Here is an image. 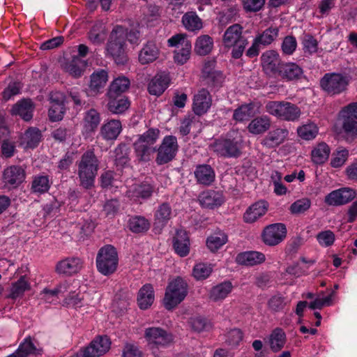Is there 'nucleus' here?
I'll return each mask as SVG.
<instances>
[{"label": "nucleus", "mask_w": 357, "mask_h": 357, "mask_svg": "<svg viewBox=\"0 0 357 357\" xmlns=\"http://www.w3.org/2000/svg\"><path fill=\"white\" fill-rule=\"evenodd\" d=\"M182 23L184 27L189 31H199L203 27L202 20L193 11L187 12L183 15Z\"/></svg>", "instance_id": "nucleus-38"}, {"label": "nucleus", "mask_w": 357, "mask_h": 357, "mask_svg": "<svg viewBox=\"0 0 357 357\" xmlns=\"http://www.w3.org/2000/svg\"><path fill=\"white\" fill-rule=\"evenodd\" d=\"M108 79L107 72L100 70L94 72L91 76L90 88L91 90L98 91L106 84Z\"/></svg>", "instance_id": "nucleus-45"}, {"label": "nucleus", "mask_w": 357, "mask_h": 357, "mask_svg": "<svg viewBox=\"0 0 357 357\" xmlns=\"http://www.w3.org/2000/svg\"><path fill=\"white\" fill-rule=\"evenodd\" d=\"M154 301L153 288L152 285L146 284L139 291L137 302L139 307L143 310L150 307Z\"/></svg>", "instance_id": "nucleus-34"}, {"label": "nucleus", "mask_w": 357, "mask_h": 357, "mask_svg": "<svg viewBox=\"0 0 357 357\" xmlns=\"http://www.w3.org/2000/svg\"><path fill=\"white\" fill-rule=\"evenodd\" d=\"M111 342L107 336H100L93 340L88 347H85L89 351L91 357H98L109 351Z\"/></svg>", "instance_id": "nucleus-24"}, {"label": "nucleus", "mask_w": 357, "mask_h": 357, "mask_svg": "<svg viewBox=\"0 0 357 357\" xmlns=\"http://www.w3.org/2000/svg\"><path fill=\"white\" fill-rule=\"evenodd\" d=\"M191 47V44L188 45L185 44L184 47L176 49L174 52V59L175 62L181 65L186 63L187 61L190 59Z\"/></svg>", "instance_id": "nucleus-60"}, {"label": "nucleus", "mask_w": 357, "mask_h": 357, "mask_svg": "<svg viewBox=\"0 0 357 357\" xmlns=\"http://www.w3.org/2000/svg\"><path fill=\"white\" fill-rule=\"evenodd\" d=\"M41 139L40 131L36 128L28 129L22 137V144L26 148L33 149L38 146Z\"/></svg>", "instance_id": "nucleus-44"}, {"label": "nucleus", "mask_w": 357, "mask_h": 357, "mask_svg": "<svg viewBox=\"0 0 357 357\" xmlns=\"http://www.w3.org/2000/svg\"><path fill=\"white\" fill-rule=\"evenodd\" d=\"M279 29L278 27H269L258 35L255 39L264 46L271 44L278 36Z\"/></svg>", "instance_id": "nucleus-48"}, {"label": "nucleus", "mask_w": 357, "mask_h": 357, "mask_svg": "<svg viewBox=\"0 0 357 357\" xmlns=\"http://www.w3.org/2000/svg\"><path fill=\"white\" fill-rule=\"evenodd\" d=\"M211 105L209 92L204 89L199 90L194 96L192 109L197 115L205 114Z\"/></svg>", "instance_id": "nucleus-20"}, {"label": "nucleus", "mask_w": 357, "mask_h": 357, "mask_svg": "<svg viewBox=\"0 0 357 357\" xmlns=\"http://www.w3.org/2000/svg\"><path fill=\"white\" fill-rule=\"evenodd\" d=\"M302 45L305 53L312 55L318 51V41L314 36L307 33L302 38Z\"/></svg>", "instance_id": "nucleus-55"}, {"label": "nucleus", "mask_w": 357, "mask_h": 357, "mask_svg": "<svg viewBox=\"0 0 357 357\" xmlns=\"http://www.w3.org/2000/svg\"><path fill=\"white\" fill-rule=\"evenodd\" d=\"M144 337L148 342V346L155 357V349L165 348L173 342V336L171 333L160 327L147 328L144 332Z\"/></svg>", "instance_id": "nucleus-8"}, {"label": "nucleus", "mask_w": 357, "mask_h": 357, "mask_svg": "<svg viewBox=\"0 0 357 357\" xmlns=\"http://www.w3.org/2000/svg\"><path fill=\"white\" fill-rule=\"evenodd\" d=\"M25 176V171L22 167L11 165L4 169L2 179L6 185L15 188L24 182Z\"/></svg>", "instance_id": "nucleus-14"}, {"label": "nucleus", "mask_w": 357, "mask_h": 357, "mask_svg": "<svg viewBox=\"0 0 357 357\" xmlns=\"http://www.w3.org/2000/svg\"><path fill=\"white\" fill-rule=\"evenodd\" d=\"M160 132L158 128H152L138 135L133 143V148L139 162H149L155 152H157L155 162L158 165L167 164L175 158L178 150L177 138L175 136L167 135L162 139L158 149L153 146L159 139Z\"/></svg>", "instance_id": "nucleus-1"}, {"label": "nucleus", "mask_w": 357, "mask_h": 357, "mask_svg": "<svg viewBox=\"0 0 357 357\" xmlns=\"http://www.w3.org/2000/svg\"><path fill=\"white\" fill-rule=\"evenodd\" d=\"M167 43L169 47H175L176 49L184 47L185 44L186 45L191 44L190 41L186 38L185 35L182 33L173 36L168 39Z\"/></svg>", "instance_id": "nucleus-63"}, {"label": "nucleus", "mask_w": 357, "mask_h": 357, "mask_svg": "<svg viewBox=\"0 0 357 357\" xmlns=\"http://www.w3.org/2000/svg\"><path fill=\"white\" fill-rule=\"evenodd\" d=\"M187 282L177 277L170 282L166 289L163 303L167 310H172L181 303L188 294Z\"/></svg>", "instance_id": "nucleus-5"}, {"label": "nucleus", "mask_w": 357, "mask_h": 357, "mask_svg": "<svg viewBox=\"0 0 357 357\" xmlns=\"http://www.w3.org/2000/svg\"><path fill=\"white\" fill-rule=\"evenodd\" d=\"M296 47L297 41L293 36H286L281 45L282 51L286 55H291L295 52Z\"/></svg>", "instance_id": "nucleus-61"}, {"label": "nucleus", "mask_w": 357, "mask_h": 357, "mask_svg": "<svg viewBox=\"0 0 357 357\" xmlns=\"http://www.w3.org/2000/svg\"><path fill=\"white\" fill-rule=\"evenodd\" d=\"M349 151L346 149H338L332 155L331 165L334 168L342 167L347 160Z\"/></svg>", "instance_id": "nucleus-56"}, {"label": "nucleus", "mask_w": 357, "mask_h": 357, "mask_svg": "<svg viewBox=\"0 0 357 357\" xmlns=\"http://www.w3.org/2000/svg\"><path fill=\"white\" fill-rule=\"evenodd\" d=\"M242 339L243 333L241 330L234 328L228 332L225 342L230 346L236 347L238 345Z\"/></svg>", "instance_id": "nucleus-64"}, {"label": "nucleus", "mask_w": 357, "mask_h": 357, "mask_svg": "<svg viewBox=\"0 0 357 357\" xmlns=\"http://www.w3.org/2000/svg\"><path fill=\"white\" fill-rule=\"evenodd\" d=\"M154 192V186L147 182L133 185L126 192V195L135 202L149 199Z\"/></svg>", "instance_id": "nucleus-17"}, {"label": "nucleus", "mask_w": 357, "mask_h": 357, "mask_svg": "<svg viewBox=\"0 0 357 357\" xmlns=\"http://www.w3.org/2000/svg\"><path fill=\"white\" fill-rule=\"evenodd\" d=\"M121 130V123L119 120H111L101 127L100 134L105 139L113 140L117 138Z\"/></svg>", "instance_id": "nucleus-33"}, {"label": "nucleus", "mask_w": 357, "mask_h": 357, "mask_svg": "<svg viewBox=\"0 0 357 357\" xmlns=\"http://www.w3.org/2000/svg\"><path fill=\"white\" fill-rule=\"evenodd\" d=\"M50 188V183L47 176H36L31 183V191L34 193H45L48 191Z\"/></svg>", "instance_id": "nucleus-51"}, {"label": "nucleus", "mask_w": 357, "mask_h": 357, "mask_svg": "<svg viewBox=\"0 0 357 357\" xmlns=\"http://www.w3.org/2000/svg\"><path fill=\"white\" fill-rule=\"evenodd\" d=\"M299 137L305 140H311L316 137L318 134V128L313 123H307L299 127L297 129Z\"/></svg>", "instance_id": "nucleus-53"}, {"label": "nucleus", "mask_w": 357, "mask_h": 357, "mask_svg": "<svg viewBox=\"0 0 357 357\" xmlns=\"http://www.w3.org/2000/svg\"><path fill=\"white\" fill-rule=\"evenodd\" d=\"M105 27L100 23L94 24L88 34L89 40L96 45L102 43L105 40Z\"/></svg>", "instance_id": "nucleus-47"}, {"label": "nucleus", "mask_w": 357, "mask_h": 357, "mask_svg": "<svg viewBox=\"0 0 357 357\" xmlns=\"http://www.w3.org/2000/svg\"><path fill=\"white\" fill-rule=\"evenodd\" d=\"M261 61L263 69L267 74L278 75L283 64L278 53L274 50H268L263 53Z\"/></svg>", "instance_id": "nucleus-15"}, {"label": "nucleus", "mask_w": 357, "mask_h": 357, "mask_svg": "<svg viewBox=\"0 0 357 357\" xmlns=\"http://www.w3.org/2000/svg\"><path fill=\"white\" fill-rule=\"evenodd\" d=\"M199 201L203 207L213 208L220 206L224 202V197L219 192L207 190L199 195Z\"/></svg>", "instance_id": "nucleus-26"}, {"label": "nucleus", "mask_w": 357, "mask_h": 357, "mask_svg": "<svg viewBox=\"0 0 357 357\" xmlns=\"http://www.w3.org/2000/svg\"><path fill=\"white\" fill-rule=\"evenodd\" d=\"M330 153L329 146L325 142H321L312 151V160L314 163L321 165L328 160Z\"/></svg>", "instance_id": "nucleus-41"}, {"label": "nucleus", "mask_w": 357, "mask_h": 357, "mask_svg": "<svg viewBox=\"0 0 357 357\" xmlns=\"http://www.w3.org/2000/svg\"><path fill=\"white\" fill-rule=\"evenodd\" d=\"M86 63L79 56H74L72 60L63 65L64 70L73 77H79L82 74Z\"/></svg>", "instance_id": "nucleus-40"}, {"label": "nucleus", "mask_w": 357, "mask_h": 357, "mask_svg": "<svg viewBox=\"0 0 357 357\" xmlns=\"http://www.w3.org/2000/svg\"><path fill=\"white\" fill-rule=\"evenodd\" d=\"M265 255L259 252L250 251L238 255L236 260L245 266H255L265 261Z\"/></svg>", "instance_id": "nucleus-36"}, {"label": "nucleus", "mask_w": 357, "mask_h": 357, "mask_svg": "<svg viewBox=\"0 0 357 357\" xmlns=\"http://www.w3.org/2000/svg\"><path fill=\"white\" fill-rule=\"evenodd\" d=\"M83 267V261L79 257H68L56 265V271L59 275H72L80 271Z\"/></svg>", "instance_id": "nucleus-16"}, {"label": "nucleus", "mask_w": 357, "mask_h": 357, "mask_svg": "<svg viewBox=\"0 0 357 357\" xmlns=\"http://www.w3.org/2000/svg\"><path fill=\"white\" fill-rule=\"evenodd\" d=\"M303 75L302 68L295 63H283L278 73L282 79L292 81L301 77Z\"/></svg>", "instance_id": "nucleus-30"}, {"label": "nucleus", "mask_w": 357, "mask_h": 357, "mask_svg": "<svg viewBox=\"0 0 357 357\" xmlns=\"http://www.w3.org/2000/svg\"><path fill=\"white\" fill-rule=\"evenodd\" d=\"M108 99L107 109L113 114H122L130 106L129 100L123 96L108 97Z\"/></svg>", "instance_id": "nucleus-35"}, {"label": "nucleus", "mask_w": 357, "mask_h": 357, "mask_svg": "<svg viewBox=\"0 0 357 357\" xmlns=\"http://www.w3.org/2000/svg\"><path fill=\"white\" fill-rule=\"evenodd\" d=\"M233 285L231 282L225 281L211 288L209 292V298L213 302L224 300L231 291Z\"/></svg>", "instance_id": "nucleus-32"}, {"label": "nucleus", "mask_w": 357, "mask_h": 357, "mask_svg": "<svg viewBox=\"0 0 357 357\" xmlns=\"http://www.w3.org/2000/svg\"><path fill=\"white\" fill-rule=\"evenodd\" d=\"M16 351L20 357H27L30 355H40L43 349L34 338L28 336L20 344Z\"/></svg>", "instance_id": "nucleus-23"}, {"label": "nucleus", "mask_w": 357, "mask_h": 357, "mask_svg": "<svg viewBox=\"0 0 357 357\" xmlns=\"http://www.w3.org/2000/svg\"><path fill=\"white\" fill-rule=\"evenodd\" d=\"M130 84V80L124 76L116 78L109 86L107 93V97L122 96V93L128 89Z\"/></svg>", "instance_id": "nucleus-37"}, {"label": "nucleus", "mask_w": 357, "mask_h": 357, "mask_svg": "<svg viewBox=\"0 0 357 357\" xmlns=\"http://www.w3.org/2000/svg\"><path fill=\"white\" fill-rule=\"evenodd\" d=\"M271 126V119L268 116L264 115L253 119L247 128L253 135H261L268 130Z\"/></svg>", "instance_id": "nucleus-31"}, {"label": "nucleus", "mask_w": 357, "mask_h": 357, "mask_svg": "<svg viewBox=\"0 0 357 357\" xmlns=\"http://www.w3.org/2000/svg\"><path fill=\"white\" fill-rule=\"evenodd\" d=\"M30 287L31 285L26 277L25 275L21 276L17 281L12 284L8 297L12 299L21 297Z\"/></svg>", "instance_id": "nucleus-43"}, {"label": "nucleus", "mask_w": 357, "mask_h": 357, "mask_svg": "<svg viewBox=\"0 0 357 357\" xmlns=\"http://www.w3.org/2000/svg\"><path fill=\"white\" fill-rule=\"evenodd\" d=\"M76 164L80 186L86 190L91 189L94 187L95 178L100 166V160L93 150L85 151Z\"/></svg>", "instance_id": "nucleus-2"}, {"label": "nucleus", "mask_w": 357, "mask_h": 357, "mask_svg": "<svg viewBox=\"0 0 357 357\" xmlns=\"http://www.w3.org/2000/svg\"><path fill=\"white\" fill-rule=\"evenodd\" d=\"M173 246L175 252L181 257L188 255L190 240L187 232L182 229H178L173 238Z\"/></svg>", "instance_id": "nucleus-21"}, {"label": "nucleus", "mask_w": 357, "mask_h": 357, "mask_svg": "<svg viewBox=\"0 0 357 357\" xmlns=\"http://www.w3.org/2000/svg\"><path fill=\"white\" fill-rule=\"evenodd\" d=\"M195 176L199 184L204 185H210L215 178L214 169L209 165H197L195 170Z\"/></svg>", "instance_id": "nucleus-25"}, {"label": "nucleus", "mask_w": 357, "mask_h": 357, "mask_svg": "<svg viewBox=\"0 0 357 357\" xmlns=\"http://www.w3.org/2000/svg\"><path fill=\"white\" fill-rule=\"evenodd\" d=\"M128 149L126 144H119L114 150L115 164L123 167L129 162Z\"/></svg>", "instance_id": "nucleus-54"}, {"label": "nucleus", "mask_w": 357, "mask_h": 357, "mask_svg": "<svg viewBox=\"0 0 357 357\" xmlns=\"http://www.w3.org/2000/svg\"><path fill=\"white\" fill-rule=\"evenodd\" d=\"M268 204L266 202L261 200L250 206L243 215L245 222L252 223L255 222L266 213Z\"/></svg>", "instance_id": "nucleus-27"}, {"label": "nucleus", "mask_w": 357, "mask_h": 357, "mask_svg": "<svg viewBox=\"0 0 357 357\" xmlns=\"http://www.w3.org/2000/svg\"><path fill=\"white\" fill-rule=\"evenodd\" d=\"M169 79L166 75L157 74L148 84V91L150 94L160 96L167 88Z\"/></svg>", "instance_id": "nucleus-29"}, {"label": "nucleus", "mask_w": 357, "mask_h": 357, "mask_svg": "<svg viewBox=\"0 0 357 357\" xmlns=\"http://www.w3.org/2000/svg\"><path fill=\"white\" fill-rule=\"evenodd\" d=\"M172 214V209L169 203L163 202L160 204L154 213V229L160 231L170 220Z\"/></svg>", "instance_id": "nucleus-19"}, {"label": "nucleus", "mask_w": 357, "mask_h": 357, "mask_svg": "<svg viewBox=\"0 0 357 357\" xmlns=\"http://www.w3.org/2000/svg\"><path fill=\"white\" fill-rule=\"evenodd\" d=\"M67 291V287L66 284L58 285L54 289H44L42 294L43 298L47 303H57L59 296H62Z\"/></svg>", "instance_id": "nucleus-50"}, {"label": "nucleus", "mask_w": 357, "mask_h": 357, "mask_svg": "<svg viewBox=\"0 0 357 357\" xmlns=\"http://www.w3.org/2000/svg\"><path fill=\"white\" fill-rule=\"evenodd\" d=\"M285 342L286 334L284 331L280 328L274 329L268 338L271 349L273 352H278L284 347Z\"/></svg>", "instance_id": "nucleus-39"}, {"label": "nucleus", "mask_w": 357, "mask_h": 357, "mask_svg": "<svg viewBox=\"0 0 357 357\" xmlns=\"http://www.w3.org/2000/svg\"><path fill=\"white\" fill-rule=\"evenodd\" d=\"M269 309L273 312H279L286 305L285 298L281 295L273 296L268 301Z\"/></svg>", "instance_id": "nucleus-62"}, {"label": "nucleus", "mask_w": 357, "mask_h": 357, "mask_svg": "<svg viewBox=\"0 0 357 357\" xmlns=\"http://www.w3.org/2000/svg\"><path fill=\"white\" fill-rule=\"evenodd\" d=\"M211 150L223 158H238L241 155V142L235 138L217 139L211 145Z\"/></svg>", "instance_id": "nucleus-10"}, {"label": "nucleus", "mask_w": 357, "mask_h": 357, "mask_svg": "<svg viewBox=\"0 0 357 357\" xmlns=\"http://www.w3.org/2000/svg\"><path fill=\"white\" fill-rule=\"evenodd\" d=\"M287 227L283 223H274L266 226L262 232L263 242L269 246L280 244L287 236Z\"/></svg>", "instance_id": "nucleus-12"}, {"label": "nucleus", "mask_w": 357, "mask_h": 357, "mask_svg": "<svg viewBox=\"0 0 357 357\" xmlns=\"http://www.w3.org/2000/svg\"><path fill=\"white\" fill-rule=\"evenodd\" d=\"M96 267L98 271L104 275L114 273L118 266L119 257L116 248L107 245L102 247L96 256Z\"/></svg>", "instance_id": "nucleus-6"}, {"label": "nucleus", "mask_w": 357, "mask_h": 357, "mask_svg": "<svg viewBox=\"0 0 357 357\" xmlns=\"http://www.w3.org/2000/svg\"><path fill=\"white\" fill-rule=\"evenodd\" d=\"M227 242V236L223 233H218L209 236L206 241L208 249L215 252Z\"/></svg>", "instance_id": "nucleus-52"}, {"label": "nucleus", "mask_w": 357, "mask_h": 357, "mask_svg": "<svg viewBox=\"0 0 357 357\" xmlns=\"http://www.w3.org/2000/svg\"><path fill=\"white\" fill-rule=\"evenodd\" d=\"M213 47V40L208 35L199 36L195 44V52L202 56L206 55L211 52Z\"/></svg>", "instance_id": "nucleus-42"}, {"label": "nucleus", "mask_w": 357, "mask_h": 357, "mask_svg": "<svg viewBox=\"0 0 357 357\" xmlns=\"http://www.w3.org/2000/svg\"><path fill=\"white\" fill-rule=\"evenodd\" d=\"M243 28L239 24L229 26L224 33L222 43L225 47H233L231 56L239 59L248 44L247 38L243 35Z\"/></svg>", "instance_id": "nucleus-4"}, {"label": "nucleus", "mask_w": 357, "mask_h": 357, "mask_svg": "<svg viewBox=\"0 0 357 357\" xmlns=\"http://www.w3.org/2000/svg\"><path fill=\"white\" fill-rule=\"evenodd\" d=\"M311 206V201L308 198L296 200L290 206V212L294 215H299L307 211Z\"/></svg>", "instance_id": "nucleus-57"}, {"label": "nucleus", "mask_w": 357, "mask_h": 357, "mask_svg": "<svg viewBox=\"0 0 357 357\" xmlns=\"http://www.w3.org/2000/svg\"><path fill=\"white\" fill-rule=\"evenodd\" d=\"M126 36V29L121 26H116L111 32L107 44V53L117 64H124L127 61Z\"/></svg>", "instance_id": "nucleus-3"}, {"label": "nucleus", "mask_w": 357, "mask_h": 357, "mask_svg": "<svg viewBox=\"0 0 357 357\" xmlns=\"http://www.w3.org/2000/svg\"><path fill=\"white\" fill-rule=\"evenodd\" d=\"M159 48L153 41H148L139 54V61L142 64H148L155 61L159 56Z\"/></svg>", "instance_id": "nucleus-28"}, {"label": "nucleus", "mask_w": 357, "mask_h": 357, "mask_svg": "<svg viewBox=\"0 0 357 357\" xmlns=\"http://www.w3.org/2000/svg\"><path fill=\"white\" fill-rule=\"evenodd\" d=\"M150 227V223L147 219L142 216H135L129 220V228L135 233L146 231Z\"/></svg>", "instance_id": "nucleus-49"}, {"label": "nucleus", "mask_w": 357, "mask_h": 357, "mask_svg": "<svg viewBox=\"0 0 357 357\" xmlns=\"http://www.w3.org/2000/svg\"><path fill=\"white\" fill-rule=\"evenodd\" d=\"M254 114V105L252 103L245 104L234 110L233 119L236 121H244L248 120Z\"/></svg>", "instance_id": "nucleus-46"}, {"label": "nucleus", "mask_w": 357, "mask_h": 357, "mask_svg": "<svg viewBox=\"0 0 357 357\" xmlns=\"http://www.w3.org/2000/svg\"><path fill=\"white\" fill-rule=\"evenodd\" d=\"M212 273V268L210 265L204 263H199L194 266L192 275L197 280L207 278Z\"/></svg>", "instance_id": "nucleus-58"}, {"label": "nucleus", "mask_w": 357, "mask_h": 357, "mask_svg": "<svg viewBox=\"0 0 357 357\" xmlns=\"http://www.w3.org/2000/svg\"><path fill=\"white\" fill-rule=\"evenodd\" d=\"M266 111L280 119L288 121H296L301 110L296 105L285 101H269L265 106Z\"/></svg>", "instance_id": "nucleus-7"}, {"label": "nucleus", "mask_w": 357, "mask_h": 357, "mask_svg": "<svg viewBox=\"0 0 357 357\" xmlns=\"http://www.w3.org/2000/svg\"><path fill=\"white\" fill-rule=\"evenodd\" d=\"M34 105L30 99H23L15 103L11 109L13 115L20 116L26 121H30L33 117Z\"/></svg>", "instance_id": "nucleus-22"}, {"label": "nucleus", "mask_w": 357, "mask_h": 357, "mask_svg": "<svg viewBox=\"0 0 357 357\" xmlns=\"http://www.w3.org/2000/svg\"><path fill=\"white\" fill-rule=\"evenodd\" d=\"M349 83V77L340 73H326L320 80L321 89L331 96L345 91Z\"/></svg>", "instance_id": "nucleus-9"}, {"label": "nucleus", "mask_w": 357, "mask_h": 357, "mask_svg": "<svg viewBox=\"0 0 357 357\" xmlns=\"http://www.w3.org/2000/svg\"><path fill=\"white\" fill-rule=\"evenodd\" d=\"M356 197L354 190L343 188L335 190L325 197L324 202L329 206H341L347 204Z\"/></svg>", "instance_id": "nucleus-13"}, {"label": "nucleus", "mask_w": 357, "mask_h": 357, "mask_svg": "<svg viewBox=\"0 0 357 357\" xmlns=\"http://www.w3.org/2000/svg\"><path fill=\"white\" fill-rule=\"evenodd\" d=\"M288 135L289 131L287 129L277 128L268 132L261 140V144L268 149L275 148L284 143Z\"/></svg>", "instance_id": "nucleus-18"}, {"label": "nucleus", "mask_w": 357, "mask_h": 357, "mask_svg": "<svg viewBox=\"0 0 357 357\" xmlns=\"http://www.w3.org/2000/svg\"><path fill=\"white\" fill-rule=\"evenodd\" d=\"M344 132L357 138V102L349 104L340 112Z\"/></svg>", "instance_id": "nucleus-11"}, {"label": "nucleus", "mask_w": 357, "mask_h": 357, "mask_svg": "<svg viewBox=\"0 0 357 357\" xmlns=\"http://www.w3.org/2000/svg\"><path fill=\"white\" fill-rule=\"evenodd\" d=\"M84 120L86 128L89 131H93L98 127L100 121L98 112L93 109L86 112Z\"/></svg>", "instance_id": "nucleus-59"}]
</instances>
